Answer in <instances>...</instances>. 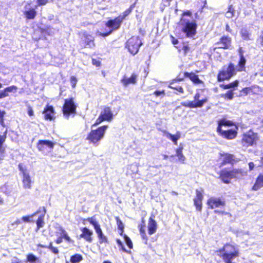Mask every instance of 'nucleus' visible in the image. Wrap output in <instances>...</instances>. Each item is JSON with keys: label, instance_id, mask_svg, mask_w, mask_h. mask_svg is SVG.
I'll return each mask as SVG.
<instances>
[{"label": "nucleus", "instance_id": "obj_39", "mask_svg": "<svg viewBox=\"0 0 263 263\" xmlns=\"http://www.w3.org/2000/svg\"><path fill=\"white\" fill-rule=\"evenodd\" d=\"M169 87L172 88V89H175L177 91H179V92L180 93H183L184 91H183V89L182 88V87L181 86H177L176 84H175V82H172L170 85H169Z\"/></svg>", "mask_w": 263, "mask_h": 263}, {"label": "nucleus", "instance_id": "obj_4", "mask_svg": "<svg viewBox=\"0 0 263 263\" xmlns=\"http://www.w3.org/2000/svg\"><path fill=\"white\" fill-rule=\"evenodd\" d=\"M77 106L72 99H66L63 107L64 117L68 119L70 115L73 116L76 113Z\"/></svg>", "mask_w": 263, "mask_h": 263}, {"label": "nucleus", "instance_id": "obj_1", "mask_svg": "<svg viewBox=\"0 0 263 263\" xmlns=\"http://www.w3.org/2000/svg\"><path fill=\"white\" fill-rule=\"evenodd\" d=\"M192 13L189 11L184 12L180 21L182 31L187 37H192L196 33L197 25L195 21H190L188 17H191Z\"/></svg>", "mask_w": 263, "mask_h": 263}, {"label": "nucleus", "instance_id": "obj_59", "mask_svg": "<svg viewBox=\"0 0 263 263\" xmlns=\"http://www.w3.org/2000/svg\"><path fill=\"white\" fill-rule=\"evenodd\" d=\"M254 166H255V165L253 162H250L249 163V167L250 171L253 170V169L254 167Z\"/></svg>", "mask_w": 263, "mask_h": 263}, {"label": "nucleus", "instance_id": "obj_17", "mask_svg": "<svg viewBox=\"0 0 263 263\" xmlns=\"http://www.w3.org/2000/svg\"><path fill=\"white\" fill-rule=\"evenodd\" d=\"M154 217V216L150 217L148 221V232L151 235L155 233L157 229V222L155 220Z\"/></svg>", "mask_w": 263, "mask_h": 263}, {"label": "nucleus", "instance_id": "obj_2", "mask_svg": "<svg viewBox=\"0 0 263 263\" xmlns=\"http://www.w3.org/2000/svg\"><path fill=\"white\" fill-rule=\"evenodd\" d=\"M217 255L226 262L239 256L238 247L230 243L226 244L222 249L217 251Z\"/></svg>", "mask_w": 263, "mask_h": 263}, {"label": "nucleus", "instance_id": "obj_62", "mask_svg": "<svg viewBox=\"0 0 263 263\" xmlns=\"http://www.w3.org/2000/svg\"><path fill=\"white\" fill-rule=\"evenodd\" d=\"M7 97L5 93V91L0 92V99Z\"/></svg>", "mask_w": 263, "mask_h": 263}, {"label": "nucleus", "instance_id": "obj_37", "mask_svg": "<svg viewBox=\"0 0 263 263\" xmlns=\"http://www.w3.org/2000/svg\"><path fill=\"white\" fill-rule=\"evenodd\" d=\"M142 223H143V224H141L139 225V226L140 232L142 236V237L143 239L147 240V238L146 236V234H145V226H144V222L143 220H142Z\"/></svg>", "mask_w": 263, "mask_h": 263}, {"label": "nucleus", "instance_id": "obj_57", "mask_svg": "<svg viewBox=\"0 0 263 263\" xmlns=\"http://www.w3.org/2000/svg\"><path fill=\"white\" fill-rule=\"evenodd\" d=\"M28 114L30 116H33L34 115V112L31 107H29L28 109Z\"/></svg>", "mask_w": 263, "mask_h": 263}, {"label": "nucleus", "instance_id": "obj_43", "mask_svg": "<svg viewBox=\"0 0 263 263\" xmlns=\"http://www.w3.org/2000/svg\"><path fill=\"white\" fill-rule=\"evenodd\" d=\"M116 219L117 220V223L118 224V228L119 230H121L120 234H122V233L123 232L124 224L122 223V222L121 221V220L118 217H116Z\"/></svg>", "mask_w": 263, "mask_h": 263}, {"label": "nucleus", "instance_id": "obj_49", "mask_svg": "<svg viewBox=\"0 0 263 263\" xmlns=\"http://www.w3.org/2000/svg\"><path fill=\"white\" fill-rule=\"evenodd\" d=\"M70 83H71V84L72 85V87L73 88H74L76 87L77 83V78L75 77H74V76L71 77V78H70Z\"/></svg>", "mask_w": 263, "mask_h": 263}, {"label": "nucleus", "instance_id": "obj_33", "mask_svg": "<svg viewBox=\"0 0 263 263\" xmlns=\"http://www.w3.org/2000/svg\"><path fill=\"white\" fill-rule=\"evenodd\" d=\"M82 260V256L79 254H75L72 256L70 258V261L72 263H79Z\"/></svg>", "mask_w": 263, "mask_h": 263}, {"label": "nucleus", "instance_id": "obj_50", "mask_svg": "<svg viewBox=\"0 0 263 263\" xmlns=\"http://www.w3.org/2000/svg\"><path fill=\"white\" fill-rule=\"evenodd\" d=\"M49 248L54 254H58L59 253L58 249L57 248L53 247L51 243H50Z\"/></svg>", "mask_w": 263, "mask_h": 263}, {"label": "nucleus", "instance_id": "obj_23", "mask_svg": "<svg viewBox=\"0 0 263 263\" xmlns=\"http://www.w3.org/2000/svg\"><path fill=\"white\" fill-rule=\"evenodd\" d=\"M138 76L135 73H133L131 77L129 78L124 77L121 82L125 86H127L129 84H135L137 83V79Z\"/></svg>", "mask_w": 263, "mask_h": 263}, {"label": "nucleus", "instance_id": "obj_38", "mask_svg": "<svg viewBox=\"0 0 263 263\" xmlns=\"http://www.w3.org/2000/svg\"><path fill=\"white\" fill-rule=\"evenodd\" d=\"M44 215H42L40 216L37 221H36V225H37V230L40 229L41 228H43L44 225Z\"/></svg>", "mask_w": 263, "mask_h": 263}, {"label": "nucleus", "instance_id": "obj_25", "mask_svg": "<svg viewBox=\"0 0 263 263\" xmlns=\"http://www.w3.org/2000/svg\"><path fill=\"white\" fill-rule=\"evenodd\" d=\"M82 41L85 42L86 44L85 47L86 48H93L95 46L94 39L89 34L84 33V38H82Z\"/></svg>", "mask_w": 263, "mask_h": 263}, {"label": "nucleus", "instance_id": "obj_26", "mask_svg": "<svg viewBox=\"0 0 263 263\" xmlns=\"http://www.w3.org/2000/svg\"><path fill=\"white\" fill-rule=\"evenodd\" d=\"M183 146H180L178 148L176 149L175 156L178 158V161L182 163H184L185 160V157L182 153Z\"/></svg>", "mask_w": 263, "mask_h": 263}, {"label": "nucleus", "instance_id": "obj_20", "mask_svg": "<svg viewBox=\"0 0 263 263\" xmlns=\"http://www.w3.org/2000/svg\"><path fill=\"white\" fill-rule=\"evenodd\" d=\"M100 116L104 121H110L112 119V113L109 107H105L101 112Z\"/></svg>", "mask_w": 263, "mask_h": 263}, {"label": "nucleus", "instance_id": "obj_16", "mask_svg": "<svg viewBox=\"0 0 263 263\" xmlns=\"http://www.w3.org/2000/svg\"><path fill=\"white\" fill-rule=\"evenodd\" d=\"M54 143L48 140H40L37 144V147L40 151H44L46 147L52 148Z\"/></svg>", "mask_w": 263, "mask_h": 263}, {"label": "nucleus", "instance_id": "obj_34", "mask_svg": "<svg viewBox=\"0 0 263 263\" xmlns=\"http://www.w3.org/2000/svg\"><path fill=\"white\" fill-rule=\"evenodd\" d=\"M37 213L38 211L31 215L23 216L22 219L24 222H33V217L35 216Z\"/></svg>", "mask_w": 263, "mask_h": 263}, {"label": "nucleus", "instance_id": "obj_3", "mask_svg": "<svg viewBox=\"0 0 263 263\" xmlns=\"http://www.w3.org/2000/svg\"><path fill=\"white\" fill-rule=\"evenodd\" d=\"M107 128V125L101 126L96 129L91 128V130L86 137V140L89 141L90 143L98 145L99 142L104 138Z\"/></svg>", "mask_w": 263, "mask_h": 263}, {"label": "nucleus", "instance_id": "obj_55", "mask_svg": "<svg viewBox=\"0 0 263 263\" xmlns=\"http://www.w3.org/2000/svg\"><path fill=\"white\" fill-rule=\"evenodd\" d=\"M39 5H45L49 0H37Z\"/></svg>", "mask_w": 263, "mask_h": 263}, {"label": "nucleus", "instance_id": "obj_30", "mask_svg": "<svg viewBox=\"0 0 263 263\" xmlns=\"http://www.w3.org/2000/svg\"><path fill=\"white\" fill-rule=\"evenodd\" d=\"M185 76L190 78V79L195 84H199L202 83V81L200 80L198 76L194 73H185Z\"/></svg>", "mask_w": 263, "mask_h": 263}, {"label": "nucleus", "instance_id": "obj_12", "mask_svg": "<svg viewBox=\"0 0 263 263\" xmlns=\"http://www.w3.org/2000/svg\"><path fill=\"white\" fill-rule=\"evenodd\" d=\"M257 139V135L252 131L250 130L243 135L242 141L248 145H252Z\"/></svg>", "mask_w": 263, "mask_h": 263}, {"label": "nucleus", "instance_id": "obj_28", "mask_svg": "<svg viewBox=\"0 0 263 263\" xmlns=\"http://www.w3.org/2000/svg\"><path fill=\"white\" fill-rule=\"evenodd\" d=\"M165 136L167 138L171 140L175 145L177 144V141L181 137L180 133L178 132L175 135H172L169 133H165Z\"/></svg>", "mask_w": 263, "mask_h": 263}, {"label": "nucleus", "instance_id": "obj_15", "mask_svg": "<svg viewBox=\"0 0 263 263\" xmlns=\"http://www.w3.org/2000/svg\"><path fill=\"white\" fill-rule=\"evenodd\" d=\"M82 234L80 235L81 238H84L86 241L91 242L92 240V235L93 232L88 228L84 227L81 229Z\"/></svg>", "mask_w": 263, "mask_h": 263}, {"label": "nucleus", "instance_id": "obj_61", "mask_svg": "<svg viewBox=\"0 0 263 263\" xmlns=\"http://www.w3.org/2000/svg\"><path fill=\"white\" fill-rule=\"evenodd\" d=\"M250 88H244L243 90H242V92L243 93H245V94H248L249 91H250Z\"/></svg>", "mask_w": 263, "mask_h": 263}, {"label": "nucleus", "instance_id": "obj_10", "mask_svg": "<svg viewBox=\"0 0 263 263\" xmlns=\"http://www.w3.org/2000/svg\"><path fill=\"white\" fill-rule=\"evenodd\" d=\"M18 168L23 176V187L25 189H30L32 181L29 171L22 164L18 165Z\"/></svg>", "mask_w": 263, "mask_h": 263}, {"label": "nucleus", "instance_id": "obj_5", "mask_svg": "<svg viewBox=\"0 0 263 263\" xmlns=\"http://www.w3.org/2000/svg\"><path fill=\"white\" fill-rule=\"evenodd\" d=\"M237 69L234 67L233 64H230L228 67L224 68L219 72L218 76L219 81H222L231 78L236 74Z\"/></svg>", "mask_w": 263, "mask_h": 263}, {"label": "nucleus", "instance_id": "obj_13", "mask_svg": "<svg viewBox=\"0 0 263 263\" xmlns=\"http://www.w3.org/2000/svg\"><path fill=\"white\" fill-rule=\"evenodd\" d=\"M203 190H197L196 191V196L194 199V205L196 206V209L200 211L202 209V201L203 199Z\"/></svg>", "mask_w": 263, "mask_h": 263}, {"label": "nucleus", "instance_id": "obj_46", "mask_svg": "<svg viewBox=\"0 0 263 263\" xmlns=\"http://www.w3.org/2000/svg\"><path fill=\"white\" fill-rule=\"evenodd\" d=\"M5 115V112L4 111L1 110L0 109V124L4 127V117Z\"/></svg>", "mask_w": 263, "mask_h": 263}, {"label": "nucleus", "instance_id": "obj_32", "mask_svg": "<svg viewBox=\"0 0 263 263\" xmlns=\"http://www.w3.org/2000/svg\"><path fill=\"white\" fill-rule=\"evenodd\" d=\"M220 96L221 97L224 98L225 100H231L234 97L233 90H229L226 93L221 94Z\"/></svg>", "mask_w": 263, "mask_h": 263}, {"label": "nucleus", "instance_id": "obj_35", "mask_svg": "<svg viewBox=\"0 0 263 263\" xmlns=\"http://www.w3.org/2000/svg\"><path fill=\"white\" fill-rule=\"evenodd\" d=\"M235 11L234 8L231 5L229 8L228 10L226 13V16L228 18H232L234 16Z\"/></svg>", "mask_w": 263, "mask_h": 263}, {"label": "nucleus", "instance_id": "obj_63", "mask_svg": "<svg viewBox=\"0 0 263 263\" xmlns=\"http://www.w3.org/2000/svg\"><path fill=\"white\" fill-rule=\"evenodd\" d=\"M216 45H217V47H216V48H223V44H218V42L216 43Z\"/></svg>", "mask_w": 263, "mask_h": 263}, {"label": "nucleus", "instance_id": "obj_42", "mask_svg": "<svg viewBox=\"0 0 263 263\" xmlns=\"http://www.w3.org/2000/svg\"><path fill=\"white\" fill-rule=\"evenodd\" d=\"M5 140L6 136L5 135H0V153H3L5 151V148L3 146V144Z\"/></svg>", "mask_w": 263, "mask_h": 263}, {"label": "nucleus", "instance_id": "obj_24", "mask_svg": "<svg viewBox=\"0 0 263 263\" xmlns=\"http://www.w3.org/2000/svg\"><path fill=\"white\" fill-rule=\"evenodd\" d=\"M263 187V173H260L256 179L255 182L252 187V190L256 191Z\"/></svg>", "mask_w": 263, "mask_h": 263}, {"label": "nucleus", "instance_id": "obj_41", "mask_svg": "<svg viewBox=\"0 0 263 263\" xmlns=\"http://www.w3.org/2000/svg\"><path fill=\"white\" fill-rule=\"evenodd\" d=\"M85 220L88 221L90 224H91L93 226L94 229H96L100 226L98 222L93 217L88 218L87 219H85L84 221Z\"/></svg>", "mask_w": 263, "mask_h": 263}, {"label": "nucleus", "instance_id": "obj_48", "mask_svg": "<svg viewBox=\"0 0 263 263\" xmlns=\"http://www.w3.org/2000/svg\"><path fill=\"white\" fill-rule=\"evenodd\" d=\"M131 12V10L129 9H127L125 10L122 15L119 16V17L122 18V21H123L124 19Z\"/></svg>", "mask_w": 263, "mask_h": 263}, {"label": "nucleus", "instance_id": "obj_19", "mask_svg": "<svg viewBox=\"0 0 263 263\" xmlns=\"http://www.w3.org/2000/svg\"><path fill=\"white\" fill-rule=\"evenodd\" d=\"M208 204L211 208L214 209L223 206L224 203L218 198L212 197L208 200Z\"/></svg>", "mask_w": 263, "mask_h": 263}, {"label": "nucleus", "instance_id": "obj_56", "mask_svg": "<svg viewBox=\"0 0 263 263\" xmlns=\"http://www.w3.org/2000/svg\"><path fill=\"white\" fill-rule=\"evenodd\" d=\"M117 243L118 244V245H119V246H120V247H122V250H123V251L127 252V251H126V250H125V249L124 248V247H123V244H122V242H121V240H120L118 239V240H117Z\"/></svg>", "mask_w": 263, "mask_h": 263}, {"label": "nucleus", "instance_id": "obj_64", "mask_svg": "<svg viewBox=\"0 0 263 263\" xmlns=\"http://www.w3.org/2000/svg\"><path fill=\"white\" fill-rule=\"evenodd\" d=\"M62 238L61 237L59 238H58L57 241H56L57 243H60L62 242Z\"/></svg>", "mask_w": 263, "mask_h": 263}, {"label": "nucleus", "instance_id": "obj_40", "mask_svg": "<svg viewBox=\"0 0 263 263\" xmlns=\"http://www.w3.org/2000/svg\"><path fill=\"white\" fill-rule=\"evenodd\" d=\"M17 90V88L15 86H11L10 87H7L4 89L5 93L7 96H8V93L9 92H15Z\"/></svg>", "mask_w": 263, "mask_h": 263}, {"label": "nucleus", "instance_id": "obj_60", "mask_svg": "<svg viewBox=\"0 0 263 263\" xmlns=\"http://www.w3.org/2000/svg\"><path fill=\"white\" fill-rule=\"evenodd\" d=\"M172 38V42L174 45H176L178 44V41L177 39H175L173 36H171Z\"/></svg>", "mask_w": 263, "mask_h": 263}, {"label": "nucleus", "instance_id": "obj_51", "mask_svg": "<svg viewBox=\"0 0 263 263\" xmlns=\"http://www.w3.org/2000/svg\"><path fill=\"white\" fill-rule=\"evenodd\" d=\"M154 94L156 96V97H159V96H164L165 95V91L164 90H162V91H156L154 92Z\"/></svg>", "mask_w": 263, "mask_h": 263}, {"label": "nucleus", "instance_id": "obj_44", "mask_svg": "<svg viewBox=\"0 0 263 263\" xmlns=\"http://www.w3.org/2000/svg\"><path fill=\"white\" fill-rule=\"evenodd\" d=\"M124 240L126 245L129 247V249L133 248V243L130 240V239L126 235H124Z\"/></svg>", "mask_w": 263, "mask_h": 263}, {"label": "nucleus", "instance_id": "obj_18", "mask_svg": "<svg viewBox=\"0 0 263 263\" xmlns=\"http://www.w3.org/2000/svg\"><path fill=\"white\" fill-rule=\"evenodd\" d=\"M30 4L27 3L25 6L24 14L28 19H33L36 15V11L34 8H30Z\"/></svg>", "mask_w": 263, "mask_h": 263}, {"label": "nucleus", "instance_id": "obj_8", "mask_svg": "<svg viewBox=\"0 0 263 263\" xmlns=\"http://www.w3.org/2000/svg\"><path fill=\"white\" fill-rule=\"evenodd\" d=\"M241 175V172L239 170H233L231 171L223 170L221 172L220 178L225 183H229L230 180L234 178H238Z\"/></svg>", "mask_w": 263, "mask_h": 263}, {"label": "nucleus", "instance_id": "obj_47", "mask_svg": "<svg viewBox=\"0 0 263 263\" xmlns=\"http://www.w3.org/2000/svg\"><path fill=\"white\" fill-rule=\"evenodd\" d=\"M37 260V257L32 254H29L27 255V261H29V262H33V261H35L36 260Z\"/></svg>", "mask_w": 263, "mask_h": 263}, {"label": "nucleus", "instance_id": "obj_53", "mask_svg": "<svg viewBox=\"0 0 263 263\" xmlns=\"http://www.w3.org/2000/svg\"><path fill=\"white\" fill-rule=\"evenodd\" d=\"M60 231L61 237L64 238V237H66V235H68L67 232L63 229L60 228Z\"/></svg>", "mask_w": 263, "mask_h": 263}, {"label": "nucleus", "instance_id": "obj_31", "mask_svg": "<svg viewBox=\"0 0 263 263\" xmlns=\"http://www.w3.org/2000/svg\"><path fill=\"white\" fill-rule=\"evenodd\" d=\"M238 81L236 80L228 84H221L220 87L223 89H232V90H235V88L238 86Z\"/></svg>", "mask_w": 263, "mask_h": 263}, {"label": "nucleus", "instance_id": "obj_9", "mask_svg": "<svg viewBox=\"0 0 263 263\" xmlns=\"http://www.w3.org/2000/svg\"><path fill=\"white\" fill-rule=\"evenodd\" d=\"M227 121L223 120L219 122V125L217 128V132L223 137L228 139H233L235 138L237 135V132L234 130H223L221 129V126L228 125Z\"/></svg>", "mask_w": 263, "mask_h": 263}, {"label": "nucleus", "instance_id": "obj_14", "mask_svg": "<svg viewBox=\"0 0 263 263\" xmlns=\"http://www.w3.org/2000/svg\"><path fill=\"white\" fill-rule=\"evenodd\" d=\"M43 113L45 120H52L55 118V112L52 106H47Z\"/></svg>", "mask_w": 263, "mask_h": 263}, {"label": "nucleus", "instance_id": "obj_21", "mask_svg": "<svg viewBox=\"0 0 263 263\" xmlns=\"http://www.w3.org/2000/svg\"><path fill=\"white\" fill-rule=\"evenodd\" d=\"M221 159L223 163H233L237 161L235 157L232 155L227 153L220 154Z\"/></svg>", "mask_w": 263, "mask_h": 263}, {"label": "nucleus", "instance_id": "obj_58", "mask_svg": "<svg viewBox=\"0 0 263 263\" xmlns=\"http://www.w3.org/2000/svg\"><path fill=\"white\" fill-rule=\"evenodd\" d=\"M21 223V220L20 219H17L15 221H14L13 223H12L11 224L12 226H14V225L18 226V225L20 224Z\"/></svg>", "mask_w": 263, "mask_h": 263}, {"label": "nucleus", "instance_id": "obj_7", "mask_svg": "<svg viewBox=\"0 0 263 263\" xmlns=\"http://www.w3.org/2000/svg\"><path fill=\"white\" fill-rule=\"evenodd\" d=\"M141 45L142 42L139 38L133 36L127 41L126 47L131 54L135 55L138 52L139 47Z\"/></svg>", "mask_w": 263, "mask_h": 263}, {"label": "nucleus", "instance_id": "obj_22", "mask_svg": "<svg viewBox=\"0 0 263 263\" xmlns=\"http://www.w3.org/2000/svg\"><path fill=\"white\" fill-rule=\"evenodd\" d=\"M239 56H240V60H239L238 65L237 66V69L238 71H245V69H246L245 65H246V60L243 55L241 48H239Z\"/></svg>", "mask_w": 263, "mask_h": 263}, {"label": "nucleus", "instance_id": "obj_45", "mask_svg": "<svg viewBox=\"0 0 263 263\" xmlns=\"http://www.w3.org/2000/svg\"><path fill=\"white\" fill-rule=\"evenodd\" d=\"M104 121V120L102 119V118H101V117L100 116H99L98 118L96 120L95 123L91 125V128H93L95 126L100 124Z\"/></svg>", "mask_w": 263, "mask_h": 263}, {"label": "nucleus", "instance_id": "obj_36", "mask_svg": "<svg viewBox=\"0 0 263 263\" xmlns=\"http://www.w3.org/2000/svg\"><path fill=\"white\" fill-rule=\"evenodd\" d=\"M240 34L242 38L245 40H249L250 39V34H249L248 31L246 29H242L241 30Z\"/></svg>", "mask_w": 263, "mask_h": 263}, {"label": "nucleus", "instance_id": "obj_29", "mask_svg": "<svg viewBox=\"0 0 263 263\" xmlns=\"http://www.w3.org/2000/svg\"><path fill=\"white\" fill-rule=\"evenodd\" d=\"M231 39L228 36H223L220 39L218 44H223V49H228L231 46Z\"/></svg>", "mask_w": 263, "mask_h": 263}, {"label": "nucleus", "instance_id": "obj_54", "mask_svg": "<svg viewBox=\"0 0 263 263\" xmlns=\"http://www.w3.org/2000/svg\"><path fill=\"white\" fill-rule=\"evenodd\" d=\"M182 50L183 51L184 54H186L190 50V48L187 45H184L182 47Z\"/></svg>", "mask_w": 263, "mask_h": 263}, {"label": "nucleus", "instance_id": "obj_52", "mask_svg": "<svg viewBox=\"0 0 263 263\" xmlns=\"http://www.w3.org/2000/svg\"><path fill=\"white\" fill-rule=\"evenodd\" d=\"M92 63L94 66L96 67H99L101 65V63L99 61L94 59L92 60Z\"/></svg>", "mask_w": 263, "mask_h": 263}, {"label": "nucleus", "instance_id": "obj_11", "mask_svg": "<svg viewBox=\"0 0 263 263\" xmlns=\"http://www.w3.org/2000/svg\"><path fill=\"white\" fill-rule=\"evenodd\" d=\"M199 98L200 94L197 92L194 96V101H191L188 103L182 102L181 103V105L189 108L201 107L207 102L208 100L206 98H204L200 100Z\"/></svg>", "mask_w": 263, "mask_h": 263}, {"label": "nucleus", "instance_id": "obj_27", "mask_svg": "<svg viewBox=\"0 0 263 263\" xmlns=\"http://www.w3.org/2000/svg\"><path fill=\"white\" fill-rule=\"evenodd\" d=\"M95 230L99 239V242L100 243L107 242V238L103 235L102 231L100 228V226L95 229Z\"/></svg>", "mask_w": 263, "mask_h": 263}, {"label": "nucleus", "instance_id": "obj_6", "mask_svg": "<svg viewBox=\"0 0 263 263\" xmlns=\"http://www.w3.org/2000/svg\"><path fill=\"white\" fill-rule=\"evenodd\" d=\"M122 22V18L119 16L116 17L113 20H109L106 23V27L110 29V30L107 33L99 32L98 35L102 36H106L110 34L114 30L118 29Z\"/></svg>", "mask_w": 263, "mask_h": 263}]
</instances>
